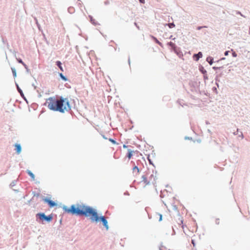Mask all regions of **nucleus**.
<instances>
[{"instance_id": "f257e3e1", "label": "nucleus", "mask_w": 250, "mask_h": 250, "mask_svg": "<svg viewBox=\"0 0 250 250\" xmlns=\"http://www.w3.org/2000/svg\"><path fill=\"white\" fill-rule=\"evenodd\" d=\"M46 104H48V108L54 111L64 113L65 110L68 111L71 109L68 99L62 97L60 98V100L56 99L55 97H50L46 100L44 105H46Z\"/></svg>"}, {"instance_id": "f03ea898", "label": "nucleus", "mask_w": 250, "mask_h": 250, "mask_svg": "<svg viewBox=\"0 0 250 250\" xmlns=\"http://www.w3.org/2000/svg\"><path fill=\"white\" fill-rule=\"evenodd\" d=\"M79 215L89 217L91 222H94L95 220L98 219L99 215L97 210L92 207L84 205L81 206L79 204Z\"/></svg>"}, {"instance_id": "7ed1b4c3", "label": "nucleus", "mask_w": 250, "mask_h": 250, "mask_svg": "<svg viewBox=\"0 0 250 250\" xmlns=\"http://www.w3.org/2000/svg\"><path fill=\"white\" fill-rule=\"evenodd\" d=\"M36 221H39L38 219L40 221H42V222L43 221H45L46 222H50L53 219V215L52 214H50L49 215H45L44 213L40 212L38 213L36 215Z\"/></svg>"}, {"instance_id": "20e7f679", "label": "nucleus", "mask_w": 250, "mask_h": 250, "mask_svg": "<svg viewBox=\"0 0 250 250\" xmlns=\"http://www.w3.org/2000/svg\"><path fill=\"white\" fill-rule=\"evenodd\" d=\"M98 219L95 220L94 222L98 223L99 222H101L104 227L106 230H108L109 229V226L108 225V222L106 220V217L104 216L101 215L97 217Z\"/></svg>"}, {"instance_id": "39448f33", "label": "nucleus", "mask_w": 250, "mask_h": 250, "mask_svg": "<svg viewBox=\"0 0 250 250\" xmlns=\"http://www.w3.org/2000/svg\"><path fill=\"white\" fill-rule=\"evenodd\" d=\"M63 209L68 213L72 214H78V207L76 208L74 205H72L70 208H67L66 206H63Z\"/></svg>"}, {"instance_id": "423d86ee", "label": "nucleus", "mask_w": 250, "mask_h": 250, "mask_svg": "<svg viewBox=\"0 0 250 250\" xmlns=\"http://www.w3.org/2000/svg\"><path fill=\"white\" fill-rule=\"evenodd\" d=\"M18 92L20 93L21 96L22 98V99L25 101V102L28 104V102L26 97L24 96V95L23 93L22 90L20 87L19 85L17 83H15Z\"/></svg>"}, {"instance_id": "0eeeda50", "label": "nucleus", "mask_w": 250, "mask_h": 250, "mask_svg": "<svg viewBox=\"0 0 250 250\" xmlns=\"http://www.w3.org/2000/svg\"><path fill=\"white\" fill-rule=\"evenodd\" d=\"M200 83V82L198 83L197 82H191L189 83V84L192 88H194V90L197 91V90H198V89H199V87Z\"/></svg>"}, {"instance_id": "6e6552de", "label": "nucleus", "mask_w": 250, "mask_h": 250, "mask_svg": "<svg viewBox=\"0 0 250 250\" xmlns=\"http://www.w3.org/2000/svg\"><path fill=\"white\" fill-rule=\"evenodd\" d=\"M203 57V54L202 52H199L197 53L194 54L193 55V59L195 61H198L200 58Z\"/></svg>"}, {"instance_id": "1a4fd4ad", "label": "nucleus", "mask_w": 250, "mask_h": 250, "mask_svg": "<svg viewBox=\"0 0 250 250\" xmlns=\"http://www.w3.org/2000/svg\"><path fill=\"white\" fill-rule=\"evenodd\" d=\"M15 146V150L16 151V153L17 154H20L21 153V146L20 144L16 143L14 145Z\"/></svg>"}, {"instance_id": "9d476101", "label": "nucleus", "mask_w": 250, "mask_h": 250, "mask_svg": "<svg viewBox=\"0 0 250 250\" xmlns=\"http://www.w3.org/2000/svg\"><path fill=\"white\" fill-rule=\"evenodd\" d=\"M42 200L45 203H58L57 201H53L50 197H43Z\"/></svg>"}, {"instance_id": "9b49d317", "label": "nucleus", "mask_w": 250, "mask_h": 250, "mask_svg": "<svg viewBox=\"0 0 250 250\" xmlns=\"http://www.w3.org/2000/svg\"><path fill=\"white\" fill-rule=\"evenodd\" d=\"M150 37L151 39L154 42L159 45H160L161 47H163V43L160 42L156 37L153 35H150Z\"/></svg>"}, {"instance_id": "f8f14e48", "label": "nucleus", "mask_w": 250, "mask_h": 250, "mask_svg": "<svg viewBox=\"0 0 250 250\" xmlns=\"http://www.w3.org/2000/svg\"><path fill=\"white\" fill-rule=\"evenodd\" d=\"M135 151L134 150H132L130 149H127V153L126 154V157L129 160L130 159L133 155V153H134Z\"/></svg>"}, {"instance_id": "ddd939ff", "label": "nucleus", "mask_w": 250, "mask_h": 250, "mask_svg": "<svg viewBox=\"0 0 250 250\" xmlns=\"http://www.w3.org/2000/svg\"><path fill=\"white\" fill-rule=\"evenodd\" d=\"M142 181L141 182H144V183L146 185H150V182L149 180H147L146 176L145 175H143L142 176Z\"/></svg>"}, {"instance_id": "4468645a", "label": "nucleus", "mask_w": 250, "mask_h": 250, "mask_svg": "<svg viewBox=\"0 0 250 250\" xmlns=\"http://www.w3.org/2000/svg\"><path fill=\"white\" fill-rule=\"evenodd\" d=\"M174 53L179 57L182 58L183 56V53L180 47H178L174 50Z\"/></svg>"}, {"instance_id": "2eb2a0df", "label": "nucleus", "mask_w": 250, "mask_h": 250, "mask_svg": "<svg viewBox=\"0 0 250 250\" xmlns=\"http://www.w3.org/2000/svg\"><path fill=\"white\" fill-rule=\"evenodd\" d=\"M206 61L210 65H211L214 63V59L211 56H208L206 59Z\"/></svg>"}, {"instance_id": "dca6fc26", "label": "nucleus", "mask_w": 250, "mask_h": 250, "mask_svg": "<svg viewBox=\"0 0 250 250\" xmlns=\"http://www.w3.org/2000/svg\"><path fill=\"white\" fill-rule=\"evenodd\" d=\"M26 172L30 177V178H31L32 180H35V175L34 174V173L31 170H30L29 169H27L26 170Z\"/></svg>"}, {"instance_id": "f3484780", "label": "nucleus", "mask_w": 250, "mask_h": 250, "mask_svg": "<svg viewBox=\"0 0 250 250\" xmlns=\"http://www.w3.org/2000/svg\"><path fill=\"white\" fill-rule=\"evenodd\" d=\"M89 18L90 19V21L92 24H93L95 26L99 24L98 22L97 21H96V20L93 18V17L92 16L89 15Z\"/></svg>"}, {"instance_id": "a211bd4d", "label": "nucleus", "mask_w": 250, "mask_h": 250, "mask_svg": "<svg viewBox=\"0 0 250 250\" xmlns=\"http://www.w3.org/2000/svg\"><path fill=\"white\" fill-rule=\"evenodd\" d=\"M199 70L203 75L207 73V70L204 68V66L201 64L199 66Z\"/></svg>"}, {"instance_id": "6ab92c4d", "label": "nucleus", "mask_w": 250, "mask_h": 250, "mask_svg": "<svg viewBox=\"0 0 250 250\" xmlns=\"http://www.w3.org/2000/svg\"><path fill=\"white\" fill-rule=\"evenodd\" d=\"M56 65L60 68V69L62 71H63V67H62V63L61 62V61H57L56 62Z\"/></svg>"}, {"instance_id": "aec40b11", "label": "nucleus", "mask_w": 250, "mask_h": 250, "mask_svg": "<svg viewBox=\"0 0 250 250\" xmlns=\"http://www.w3.org/2000/svg\"><path fill=\"white\" fill-rule=\"evenodd\" d=\"M59 75L62 81L66 82L68 80L67 77L63 75L62 73H59Z\"/></svg>"}, {"instance_id": "412c9836", "label": "nucleus", "mask_w": 250, "mask_h": 250, "mask_svg": "<svg viewBox=\"0 0 250 250\" xmlns=\"http://www.w3.org/2000/svg\"><path fill=\"white\" fill-rule=\"evenodd\" d=\"M131 163L133 164L134 165V167L132 168L133 171H135V170H137V172L139 173L140 172V169L137 166H136L135 165V163L133 161H131Z\"/></svg>"}, {"instance_id": "4be33fe9", "label": "nucleus", "mask_w": 250, "mask_h": 250, "mask_svg": "<svg viewBox=\"0 0 250 250\" xmlns=\"http://www.w3.org/2000/svg\"><path fill=\"white\" fill-rule=\"evenodd\" d=\"M198 91L200 94H204L208 97L210 96V94L207 91H205V90H200V89H198Z\"/></svg>"}, {"instance_id": "5701e85b", "label": "nucleus", "mask_w": 250, "mask_h": 250, "mask_svg": "<svg viewBox=\"0 0 250 250\" xmlns=\"http://www.w3.org/2000/svg\"><path fill=\"white\" fill-rule=\"evenodd\" d=\"M75 8L73 7H72V6H70L68 8V12L70 13V14H73L75 12Z\"/></svg>"}, {"instance_id": "b1692460", "label": "nucleus", "mask_w": 250, "mask_h": 250, "mask_svg": "<svg viewBox=\"0 0 250 250\" xmlns=\"http://www.w3.org/2000/svg\"><path fill=\"white\" fill-rule=\"evenodd\" d=\"M147 160H148V162H149V165H152L154 167H155L154 164H153V162H152V160H151V159L150 158V155H149V154H148V155H147Z\"/></svg>"}, {"instance_id": "393cba45", "label": "nucleus", "mask_w": 250, "mask_h": 250, "mask_svg": "<svg viewBox=\"0 0 250 250\" xmlns=\"http://www.w3.org/2000/svg\"><path fill=\"white\" fill-rule=\"evenodd\" d=\"M165 25H167L168 26V27L169 28H172L173 27H174L175 26V25L174 24V23L173 22H170V23H166L165 24Z\"/></svg>"}, {"instance_id": "a878e982", "label": "nucleus", "mask_w": 250, "mask_h": 250, "mask_svg": "<svg viewBox=\"0 0 250 250\" xmlns=\"http://www.w3.org/2000/svg\"><path fill=\"white\" fill-rule=\"evenodd\" d=\"M11 70H12L13 76L14 78H16L17 77V72H16V70L15 69V68L11 67Z\"/></svg>"}, {"instance_id": "bb28decb", "label": "nucleus", "mask_w": 250, "mask_h": 250, "mask_svg": "<svg viewBox=\"0 0 250 250\" xmlns=\"http://www.w3.org/2000/svg\"><path fill=\"white\" fill-rule=\"evenodd\" d=\"M224 68V65L221 66H213L212 69L214 70H221Z\"/></svg>"}, {"instance_id": "cd10ccee", "label": "nucleus", "mask_w": 250, "mask_h": 250, "mask_svg": "<svg viewBox=\"0 0 250 250\" xmlns=\"http://www.w3.org/2000/svg\"><path fill=\"white\" fill-rule=\"evenodd\" d=\"M167 45L171 47L176 46V44L172 42H168Z\"/></svg>"}, {"instance_id": "c85d7f7f", "label": "nucleus", "mask_w": 250, "mask_h": 250, "mask_svg": "<svg viewBox=\"0 0 250 250\" xmlns=\"http://www.w3.org/2000/svg\"><path fill=\"white\" fill-rule=\"evenodd\" d=\"M109 141L113 145H118V143L116 141L112 138H109L108 139Z\"/></svg>"}, {"instance_id": "c756f323", "label": "nucleus", "mask_w": 250, "mask_h": 250, "mask_svg": "<svg viewBox=\"0 0 250 250\" xmlns=\"http://www.w3.org/2000/svg\"><path fill=\"white\" fill-rule=\"evenodd\" d=\"M16 60H17V62H18V63L21 64L23 66L24 65V64H25V63L23 62V61L22 60V59H21V58H16Z\"/></svg>"}, {"instance_id": "7c9ffc66", "label": "nucleus", "mask_w": 250, "mask_h": 250, "mask_svg": "<svg viewBox=\"0 0 250 250\" xmlns=\"http://www.w3.org/2000/svg\"><path fill=\"white\" fill-rule=\"evenodd\" d=\"M34 21H35L36 22V24H37V26L39 30H41V25L39 23L37 19L36 18H34Z\"/></svg>"}, {"instance_id": "2f4dec72", "label": "nucleus", "mask_w": 250, "mask_h": 250, "mask_svg": "<svg viewBox=\"0 0 250 250\" xmlns=\"http://www.w3.org/2000/svg\"><path fill=\"white\" fill-rule=\"evenodd\" d=\"M17 181H18V180H13L11 183V184H10V186L11 187H14L17 183Z\"/></svg>"}, {"instance_id": "473e14b6", "label": "nucleus", "mask_w": 250, "mask_h": 250, "mask_svg": "<svg viewBox=\"0 0 250 250\" xmlns=\"http://www.w3.org/2000/svg\"><path fill=\"white\" fill-rule=\"evenodd\" d=\"M232 52V56L233 57H236L237 56V53L235 52V51H234V50L233 49H231V50H230Z\"/></svg>"}, {"instance_id": "72a5a7b5", "label": "nucleus", "mask_w": 250, "mask_h": 250, "mask_svg": "<svg viewBox=\"0 0 250 250\" xmlns=\"http://www.w3.org/2000/svg\"><path fill=\"white\" fill-rule=\"evenodd\" d=\"M1 40H2V42L4 44H6V43L8 42V41H7V39L5 38H4V37H2L1 38Z\"/></svg>"}, {"instance_id": "f704fd0d", "label": "nucleus", "mask_w": 250, "mask_h": 250, "mask_svg": "<svg viewBox=\"0 0 250 250\" xmlns=\"http://www.w3.org/2000/svg\"><path fill=\"white\" fill-rule=\"evenodd\" d=\"M212 91L213 92L215 93L216 94L218 93V91H217V87H216L215 86H213L212 88Z\"/></svg>"}, {"instance_id": "c9c22d12", "label": "nucleus", "mask_w": 250, "mask_h": 250, "mask_svg": "<svg viewBox=\"0 0 250 250\" xmlns=\"http://www.w3.org/2000/svg\"><path fill=\"white\" fill-rule=\"evenodd\" d=\"M23 66L25 68V69H26V72L28 73H29L30 72V69L28 68V66L26 64H24Z\"/></svg>"}, {"instance_id": "e433bc0d", "label": "nucleus", "mask_w": 250, "mask_h": 250, "mask_svg": "<svg viewBox=\"0 0 250 250\" xmlns=\"http://www.w3.org/2000/svg\"><path fill=\"white\" fill-rule=\"evenodd\" d=\"M207 26H198L197 27L196 29L198 30H200L201 29H202L203 28H207Z\"/></svg>"}, {"instance_id": "4c0bfd02", "label": "nucleus", "mask_w": 250, "mask_h": 250, "mask_svg": "<svg viewBox=\"0 0 250 250\" xmlns=\"http://www.w3.org/2000/svg\"><path fill=\"white\" fill-rule=\"evenodd\" d=\"M81 103H82V108H84V109H86V106H85V104H84L83 103V100H81Z\"/></svg>"}, {"instance_id": "58836bf2", "label": "nucleus", "mask_w": 250, "mask_h": 250, "mask_svg": "<svg viewBox=\"0 0 250 250\" xmlns=\"http://www.w3.org/2000/svg\"><path fill=\"white\" fill-rule=\"evenodd\" d=\"M203 78L205 81L208 79L207 73H206V74H203Z\"/></svg>"}, {"instance_id": "ea45409f", "label": "nucleus", "mask_w": 250, "mask_h": 250, "mask_svg": "<svg viewBox=\"0 0 250 250\" xmlns=\"http://www.w3.org/2000/svg\"><path fill=\"white\" fill-rule=\"evenodd\" d=\"M215 82H219L220 81L219 79V75H216L215 78Z\"/></svg>"}, {"instance_id": "a19ab883", "label": "nucleus", "mask_w": 250, "mask_h": 250, "mask_svg": "<svg viewBox=\"0 0 250 250\" xmlns=\"http://www.w3.org/2000/svg\"><path fill=\"white\" fill-rule=\"evenodd\" d=\"M236 14L241 15L242 17H245V16L239 11H236Z\"/></svg>"}, {"instance_id": "79ce46f5", "label": "nucleus", "mask_w": 250, "mask_h": 250, "mask_svg": "<svg viewBox=\"0 0 250 250\" xmlns=\"http://www.w3.org/2000/svg\"><path fill=\"white\" fill-rule=\"evenodd\" d=\"M229 52H230V51H229V50H227V51H225V52H224V55H225V56H228V55H229Z\"/></svg>"}, {"instance_id": "37998d69", "label": "nucleus", "mask_w": 250, "mask_h": 250, "mask_svg": "<svg viewBox=\"0 0 250 250\" xmlns=\"http://www.w3.org/2000/svg\"><path fill=\"white\" fill-rule=\"evenodd\" d=\"M184 139H185V140H192V137H188V136H185Z\"/></svg>"}, {"instance_id": "c03bdc74", "label": "nucleus", "mask_w": 250, "mask_h": 250, "mask_svg": "<svg viewBox=\"0 0 250 250\" xmlns=\"http://www.w3.org/2000/svg\"><path fill=\"white\" fill-rule=\"evenodd\" d=\"M179 47H178L176 45V46L175 47H171L172 50L174 52V50H175L176 49H177V48H178Z\"/></svg>"}, {"instance_id": "a18cd8bd", "label": "nucleus", "mask_w": 250, "mask_h": 250, "mask_svg": "<svg viewBox=\"0 0 250 250\" xmlns=\"http://www.w3.org/2000/svg\"><path fill=\"white\" fill-rule=\"evenodd\" d=\"M9 51H10L11 52H12V53H13V54L14 55L15 57H16L17 52H16V51H14L13 52H12L11 49H9Z\"/></svg>"}, {"instance_id": "49530a36", "label": "nucleus", "mask_w": 250, "mask_h": 250, "mask_svg": "<svg viewBox=\"0 0 250 250\" xmlns=\"http://www.w3.org/2000/svg\"><path fill=\"white\" fill-rule=\"evenodd\" d=\"M159 221H161L162 220V217H163V216L161 214H159Z\"/></svg>"}, {"instance_id": "de8ad7c7", "label": "nucleus", "mask_w": 250, "mask_h": 250, "mask_svg": "<svg viewBox=\"0 0 250 250\" xmlns=\"http://www.w3.org/2000/svg\"><path fill=\"white\" fill-rule=\"evenodd\" d=\"M140 3L144 4L145 3V0H139Z\"/></svg>"}, {"instance_id": "09e8293b", "label": "nucleus", "mask_w": 250, "mask_h": 250, "mask_svg": "<svg viewBox=\"0 0 250 250\" xmlns=\"http://www.w3.org/2000/svg\"><path fill=\"white\" fill-rule=\"evenodd\" d=\"M215 223L217 225H219V219H216V220H215Z\"/></svg>"}, {"instance_id": "8fccbe9b", "label": "nucleus", "mask_w": 250, "mask_h": 250, "mask_svg": "<svg viewBox=\"0 0 250 250\" xmlns=\"http://www.w3.org/2000/svg\"><path fill=\"white\" fill-rule=\"evenodd\" d=\"M240 133H241V134L239 135L238 136L241 137V138H242V139L244 138V137L242 132H241Z\"/></svg>"}, {"instance_id": "3c124183", "label": "nucleus", "mask_w": 250, "mask_h": 250, "mask_svg": "<svg viewBox=\"0 0 250 250\" xmlns=\"http://www.w3.org/2000/svg\"><path fill=\"white\" fill-rule=\"evenodd\" d=\"M134 25L136 26V27H137L138 29H140V28H139V26L138 25V24H137V22H135L134 23Z\"/></svg>"}, {"instance_id": "603ef678", "label": "nucleus", "mask_w": 250, "mask_h": 250, "mask_svg": "<svg viewBox=\"0 0 250 250\" xmlns=\"http://www.w3.org/2000/svg\"><path fill=\"white\" fill-rule=\"evenodd\" d=\"M57 204H49L50 208L53 207L57 205Z\"/></svg>"}, {"instance_id": "864d4df0", "label": "nucleus", "mask_w": 250, "mask_h": 250, "mask_svg": "<svg viewBox=\"0 0 250 250\" xmlns=\"http://www.w3.org/2000/svg\"><path fill=\"white\" fill-rule=\"evenodd\" d=\"M128 146H127V145H125V144H124V145H123V148H127V147H128Z\"/></svg>"}, {"instance_id": "5fc2aeb1", "label": "nucleus", "mask_w": 250, "mask_h": 250, "mask_svg": "<svg viewBox=\"0 0 250 250\" xmlns=\"http://www.w3.org/2000/svg\"><path fill=\"white\" fill-rule=\"evenodd\" d=\"M169 39H171L172 40H175V38H173V36L172 35H171L169 37Z\"/></svg>"}, {"instance_id": "6e6d98bb", "label": "nucleus", "mask_w": 250, "mask_h": 250, "mask_svg": "<svg viewBox=\"0 0 250 250\" xmlns=\"http://www.w3.org/2000/svg\"><path fill=\"white\" fill-rule=\"evenodd\" d=\"M226 59V58L225 57H222L221 58H220L219 59V61H223V60H225Z\"/></svg>"}, {"instance_id": "4d7b16f0", "label": "nucleus", "mask_w": 250, "mask_h": 250, "mask_svg": "<svg viewBox=\"0 0 250 250\" xmlns=\"http://www.w3.org/2000/svg\"><path fill=\"white\" fill-rule=\"evenodd\" d=\"M6 45L7 48L8 49H9L10 45H9V44L8 42L6 43Z\"/></svg>"}, {"instance_id": "13d9d810", "label": "nucleus", "mask_w": 250, "mask_h": 250, "mask_svg": "<svg viewBox=\"0 0 250 250\" xmlns=\"http://www.w3.org/2000/svg\"><path fill=\"white\" fill-rule=\"evenodd\" d=\"M32 86L34 87V89H36L37 88V86L36 85H35V84L34 83H33L32 84Z\"/></svg>"}, {"instance_id": "bf43d9fd", "label": "nucleus", "mask_w": 250, "mask_h": 250, "mask_svg": "<svg viewBox=\"0 0 250 250\" xmlns=\"http://www.w3.org/2000/svg\"><path fill=\"white\" fill-rule=\"evenodd\" d=\"M128 64L130 65V57L129 56L128 57Z\"/></svg>"}, {"instance_id": "052dcab7", "label": "nucleus", "mask_w": 250, "mask_h": 250, "mask_svg": "<svg viewBox=\"0 0 250 250\" xmlns=\"http://www.w3.org/2000/svg\"><path fill=\"white\" fill-rule=\"evenodd\" d=\"M191 243L193 244L194 246H195V242L194 240H191Z\"/></svg>"}, {"instance_id": "680f3d73", "label": "nucleus", "mask_w": 250, "mask_h": 250, "mask_svg": "<svg viewBox=\"0 0 250 250\" xmlns=\"http://www.w3.org/2000/svg\"><path fill=\"white\" fill-rule=\"evenodd\" d=\"M173 208L175 210L177 209V207H176V205H173Z\"/></svg>"}, {"instance_id": "e2e57ef3", "label": "nucleus", "mask_w": 250, "mask_h": 250, "mask_svg": "<svg viewBox=\"0 0 250 250\" xmlns=\"http://www.w3.org/2000/svg\"><path fill=\"white\" fill-rule=\"evenodd\" d=\"M196 141L198 143H200L201 142V139H197Z\"/></svg>"}, {"instance_id": "0e129e2a", "label": "nucleus", "mask_w": 250, "mask_h": 250, "mask_svg": "<svg viewBox=\"0 0 250 250\" xmlns=\"http://www.w3.org/2000/svg\"><path fill=\"white\" fill-rule=\"evenodd\" d=\"M102 137L104 139H107V138L105 137V136L104 135H102Z\"/></svg>"}, {"instance_id": "69168bd1", "label": "nucleus", "mask_w": 250, "mask_h": 250, "mask_svg": "<svg viewBox=\"0 0 250 250\" xmlns=\"http://www.w3.org/2000/svg\"><path fill=\"white\" fill-rule=\"evenodd\" d=\"M172 229H173V233L172 234V235H175V231L174 229L173 228H172Z\"/></svg>"}, {"instance_id": "338daca9", "label": "nucleus", "mask_w": 250, "mask_h": 250, "mask_svg": "<svg viewBox=\"0 0 250 250\" xmlns=\"http://www.w3.org/2000/svg\"><path fill=\"white\" fill-rule=\"evenodd\" d=\"M208 132L209 133H210V134H212L211 131H210V129H208Z\"/></svg>"}, {"instance_id": "774afa93", "label": "nucleus", "mask_w": 250, "mask_h": 250, "mask_svg": "<svg viewBox=\"0 0 250 250\" xmlns=\"http://www.w3.org/2000/svg\"><path fill=\"white\" fill-rule=\"evenodd\" d=\"M218 75H219V77H222V76L223 75V73H222V72H221V73L220 74H219Z\"/></svg>"}]
</instances>
